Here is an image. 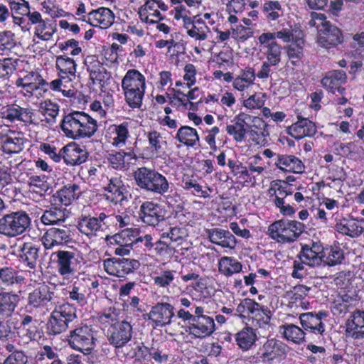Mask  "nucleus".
<instances>
[{"mask_svg": "<svg viewBox=\"0 0 364 364\" xmlns=\"http://www.w3.org/2000/svg\"><path fill=\"white\" fill-rule=\"evenodd\" d=\"M60 127L73 139L90 138L97 130V121L84 112L74 111L64 116Z\"/></svg>", "mask_w": 364, "mask_h": 364, "instance_id": "obj_1", "label": "nucleus"}, {"mask_svg": "<svg viewBox=\"0 0 364 364\" xmlns=\"http://www.w3.org/2000/svg\"><path fill=\"white\" fill-rule=\"evenodd\" d=\"M126 102L132 108H139L145 92V77L137 70H129L122 80Z\"/></svg>", "mask_w": 364, "mask_h": 364, "instance_id": "obj_2", "label": "nucleus"}, {"mask_svg": "<svg viewBox=\"0 0 364 364\" xmlns=\"http://www.w3.org/2000/svg\"><path fill=\"white\" fill-rule=\"evenodd\" d=\"M136 184L143 190L163 195L169 189V183L162 174L146 167L138 168L134 173Z\"/></svg>", "mask_w": 364, "mask_h": 364, "instance_id": "obj_3", "label": "nucleus"}, {"mask_svg": "<svg viewBox=\"0 0 364 364\" xmlns=\"http://www.w3.org/2000/svg\"><path fill=\"white\" fill-rule=\"evenodd\" d=\"M305 225L299 221L282 219L275 221L268 228L272 239L280 243H291L296 241L304 231Z\"/></svg>", "mask_w": 364, "mask_h": 364, "instance_id": "obj_4", "label": "nucleus"}, {"mask_svg": "<svg viewBox=\"0 0 364 364\" xmlns=\"http://www.w3.org/2000/svg\"><path fill=\"white\" fill-rule=\"evenodd\" d=\"M31 219L23 210L12 211L0 218V234L7 237L22 235L30 227Z\"/></svg>", "mask_w": 364, "mask_h": 364, "instance_id": "obj_5", "label": "nucleus"}, {"mask_svg": "<svg viewBox=\"0 0 364 364\" xmlns=\"http://www.w3.org/2000/svg\"><path fill=\"white\" fill-rule=\"evenodd\" d=\"M76 318V309L70 304L66 303L56 306L47 322V333L55 336L65 332L68 328L69 323Z\"/></svg>", "mask_w": 364, "mask_h": 364, "instance_id": "obj_6", "label": "nucleus"}, {"mask_svg": "<svg viewBox=\"0 0 364 364\" xmlns=\"http://www.w3.org/2000/svg\"><path fill=\"white\" fill-rule=\"evenodd\" d=\"M97 331L90 326L82 325L70 331L68 342L75 350L90 354L96 346Z\"/></svg>", "mask_w": 364, "mask_h": 364, "instance_id": "obj_7", "label": "nucleus"}, {"mask_svg": "<svg viewBox=\"0 0 364 364\" xmlns=\"http://www.w3.org/2000/svg\"><path fill=\"white\" fill-rule=\"evenodd\" d=\"M132 333V326L129 322L124 320L109 327L107 330V339L113 347L120 348L130 341Z\"/></svg>", "mask_w": 364, "mask_h": 364, "instance_id": "obj_8", "label": "nucleus"}, {"mask_svg": "<svg viewBox=\"0 0 364 364\" xmlns=\"http://www.w3.org/2000/svg\"><path fill=\"white\" fill-rule=\"evenodd\" d=\"M107 215L101 213L98 217L85 216L78 222L77 228L79 231L87 236L89 238H94L103 231L105 226V220Z\"/></svg>", "mask_w": 364, "mask_h": 364, "instance_id": "obj_9", "label": "nucleus"}, {"mask_svg": "<svg viewBox=\"0 0 364 364\" xmlns=\"http://www.w3.org/2000/svg\"><path fill=\"white\" fill-rule=\"evenodd\" d=\"M55 294L47 285H41L29 292L26 307L43 309L52 304Z\"/></svg>", "mask_w": 364, "mask_h": 364, "instance_id": "obj_10", "label": "nucleus"}, {"mask_svg": "<svg viewBox=\"0 0 364 364\" xmlns=\"http://www.w3.org/2000/svg\"><path fill=\"white\" fill-rule=\"evenodd\" d=\"M174 316L173 306L166 302L157 303L152 306L148 314L149 319L154 323V328L170 324Z\"/></svg>", "mask_w": 364, "mask_h": 364, "instance_id": "obj_11", "label": "nucleus"}, {"mask_svg": "<svg viewBox=\"0 0 364 364\" xmlns=\"http://www.w3.org/2000/svg\"><path fill=\"white\" fill-rule=\"evenodd\" d=\"M72 240L70 228L63 226L60 228H51L42 237V242L46 249L67 244Z\"/></svg>", "mask_w": 364, "mask_h": 364, "instance_id": "obj_12", "label": "nucleus"}, {"mask_svg": "<svg viewBox=\"0 0 364 364\" xmlns=\"http://www.w3.org/2000/svg\"><path fill=\"white\" fill-rule=\"evenodd\" d=\"M55 256L58 272L64 277L75 273V266L77 262V254L75 250H58L52 254Z\"/></svg>", "mask_w": 364, "mask_h": 364, "instance_id": "obj_13", "label": "nucleus"}, {"mask_svg": "<svg viewBox=\"0 0 364 364\" xmlns=\"http://www.w3.org/2000/svg\"><path fill=\"white\" fill-rule=\"evenodd\" d=\"M341 31L331 23L323 25L318 29V43L325 48L334 47L343 41Z\"/></svg>", "mask_w": 364, "mask_h": 364, "instance_id": "obj_14", "label": "nucleus"}, {"mask_svg": "<svg viewBox=\"0 0 364 364\" xmlns=\"http://www.w3.org/2000/svg\"><path fill=\"white\" fill-rule=\"evenodd\" d=\"M25 283V277L11 267L0 268V291H9Z\"/></svg>", "mask_w": 364, "mask_h": 364, "instance_id": "obj_15", "label": "nucleus"}, {"mask_svg": "<svg viewBox=\"0 0 364 364\" xmlns=\"http://www.w3.org/2000/svg\"><path fill=\"white\" fill-rule=\"evenodd\" d=\"M139 216L143 223L155 226L164 219L161 206L152 201H145L141 206Z\"/></svg>", "mask_w": 364, "mask_h": 364, "instance_id": "obj_16", "label": "nucleus"}, {"mask_svg": "<svg viewBox=\"0 0 364 364\" xmlns=\"http://www.w3.org/2000/svg\"><path fill=\"white\" fill-rule=\"evenodd\" d=\"M322 252L323 247L314 242L311 245H302L297 257L306 265L318 267L323 262Z\"/></svg>", "mask_w": 364, "mask_h": 364, "instance_id": "obj_17", "label": "nucleus"}, {"mask_svg": "<svg viewBox=\"0 0 364 364\" xmlns=\"http://www.w3.org/2000/svg\"><path fill=\"white\" fill-rule=\"evenodd\" d=\"M346 337L355 340L364 338V311L356 310L346 321Z\"/></svg>", "mask_w": 364, "mask_h": 364, "instance_id": "obj_18", "label": "nucleus"}, {"mask_svg": "<svg viewBox=\"0 0 364 364\" xmlns=\"http://www.w3.org/2000/svg\"><path fill=\"white\" fill-rule=\"evenodd\" d=\"M17 257L29 269H34L40 257V247L32 242H23L17 250Z\"/></svg>", "mask_w": 364, "mask_h": 364, "instance_id": "obj_19", "label": "nucleus"}, {"mask_svg": "<svg viewBox=\"0 0 364 364\" xmlns=\"http://www.w3.org/2000/svg\"><path fill=\"white\" fill-rule=\"evenodd\" d=\"M85 21L92 26L107 28L113 24L114 15L109 9L101 7L90 11Z\"/></svg>", "mask_w": 364, "mask_h": 364, "instance_id": "obj_20", "label": "nucleus"}, {"mask_svg": "<svg viewBox=\"0 0 364 364\" xmlns=\"http://www.w3.org/2000/svg\"><path fill=\"white\" fill-rule=\"evenodd\" d=\"M215 322L213 318L195 316L193 323L188 326L189 333L196 338H205L215 331Z\"/></svg>", "mask_w": 364, "mask_h": 364, "instance_id": "obj_21", "label": "nucleus"}, {"mask_svg": "<svg viewBox=\"0 0 364 364\" xmlns=\"http://www.w3.org/2000/svg\"><path fill=\"white\" fill-rule=\"evenodd\" d=\"M288 133L296 139L310 137L316 133L314 123L307 118L298 117V120L288 127Z\"/></svg>", "mask_w": 364, "mask_h": 364, "instance_id": "obj_22", "label": "nucleus"}, {"mask_svg": "<svg viewBox=\"0 0 364 364\" xmlns=\"http://www.w3.org/2000/svg\"><path fill=\"white\" fill-rule=\"evenodd\" d=\"M346 81V73L343 70H334L328 72L325 77L321 80V83L324 87L333 93L336 92L343 95L345 88L341 85Z\"/></svg>", "mask_w": 364, "mask_h": 364, "instance_id": "obj_23", "label": "nucleus"}, {"mask_svg": "<svg viewBox=\"0 0 364 364\" xmlns=\"http://www.w3.org/2000/svg\"><path fill=\"white\" fill-rule=\"evenodd\" d=\"M326 316L327 314L321 311L316 314L312 312L301 314L299 319L301 325L305 330L322 334L325 331L322 318Z\"/></svg>", "mask_w": 364, "mask_h": 364, "instance_id": "obj_24", "label": "nucleus"}, {"mask_svg": "<svg viewBox=\"0 0 364 364\" xmlns=\"http://www.w3.org/2000/svg\"><path fill=\"white\" fill-rule=\"evenodd\" d=\"M85 65L93 84L98 83L102 85L109 78V75L106 68L95 56H88L85 60Z\"/></svg>", "mask_w": 364, "mask_h": 364, "instance_id": "obj_25", "label": "nucleus"}, {"mask_svg": "<svg viewBox=\"0 0 364 364\" xmlns=\"http://www.w3.org/2000/svg\"><path fill=\"white\" fill-rule=\"evenodd\" d=\"M20 302V295L13 291H0V318L11 317Z\"/></svg>", "mask_w": 364, "mask_h": 364, "instance_id": "obj_26", "label": "nucleus"}, {"mask_svg": "<svg viewBox=\"0 0 364 364\" xmlns=\"http://www.w3.org/2000/svg\"><path fill=\"white\" fill-rule=\"evenodd\" d=\"M210 241L223 247L234 249L237 244L235 236L228 230L213 228L206 230Z\"/></svg>", "mask_w": 364, "mask_h": 364, "instance_id": "obj_27", "label": "nucleus"}, {"mask_svg": "<svg viewBox=\"0 0 364 364\" xmlns=\"http://www.w3.org/2000/svg\"><path fill=\"white\" fill-rule=\"evenodd\" d=\"M116 237L124 239L129 237L130 244H140V247H143L144 251H149L154 247L151 235L149 234L139 235V230L136 228H126L116 235Z\"/></svg>", "mask_w": 364, "mask_h": 364, "instance_id": "obj_28", "label": "nucleus"}, {"mask_svg": "<svg viewBox=\"0 0 364 364\" xmlns=\"http://www.w3.org/2000/svg\"><path fill=\"white\" fill-rule=\"evenodd\" d=\"M63 159L67 165L81 164L87 159V152L75 144H69L61 149Z\"/></svg>", "mask_w": 364, "mask_h": 364, "instance_id": "obj_29", "label": "nucleus"}, {"mask_svg": "<svg viewBox=\"0 0 364 364\" xmlns=\"http://www.w3.org/2000/svg\"><path fill=\"white\" fill-rule=\"evenodd\" d=\"M38 320L34 319L31 315H23L18 329L23 332V338L27 341H36L41 338L42 332L36 325Z\"/></svg>", "mask_w": 364, "mask_h": 364, "instance_id": "obj_30", "label": "nucleus"}, {"mask_svg": "<svg viewBox=\"0 0 364 364\" xmlns=\"http://www.w3.org/2000/svg\"><path fill=\"white\" fill-rule=\"evenodd\" d=\"M80 194V188L77 184L65 186L57 191L53 196L52 202L57 205H70L73 200L78 198Z\"/></svg>", "mask_w": 364, "mask_h": 364, "instance_id": "obj_31", "label": "nucleus"}, {"mask_svg": "<svg viewBox=\"0 0 364 364\" xmlns=\"http://www.w3.org/2000/svg\"><path fill=\"white\" fill-rule=\"evenodd\" d=\"M275 165L281 170L296 173H302L304 170L303 162L293 155H278Z\"/></svg>", "mask_w": 364, "mask_h": 364, "instance_id": "obj_32", "label": "nucleus"}, {"mask_svg": "<svg viewBox=\"0 0 364 364\" xmlns=\"http://www.w3.org/2000/svg\"><path fill=\"white\" fill-rule=\"evenodd\" d=\"M107 193L105 194L106 199L113 203H118L122 202L124 198V191L126 188L122 181L118 178H112L109 183L106 187Z\"/></svg>", "mask_w": 364, "mask_h": 364, "instance_id": "obj_33", "label": "nucleus"}, {"mask_svg": "<svg viewBox=\"0 0 364 364\" xmlns=\"http://www.w3.org/2000/svg\"><path fill=\"white\" fill-rule=\"evenodd\" d=\"M248 316L252 319L254 326L262 328L269 323L272 314L267 307L255 301Z\"/></svg>", "mask_w": 364, "mask_h": 364, "instance_id": "obj_34", "label": "nucleus"}, {"mask_svg": "<svg viewBox=\"0 0 364 364\" xmlns=\"http://www.w3.org/2000/svg\"><path fill=\"white\" fill-rule=\"evenodd\" d=\"M25 139L21 134L16 136H5L1 139V150L4 154H18L24 149Z\"/></svg>", "mask_w": 364, "mask_h": 364, "instance_id": "obj_35", "label": "nucleus"}, {"mask_svg": "<svg viewBox=\"0 0 364 364\" xmlns=\"http://www.w3.org/2000/svg\"><path fill=\"white\" fill-rule=\"evenodd\" d=\"M363 224L364 220L360 223L354 220L347 221L344 220L343 221L337 223L335 228L336 231L343 235H346L351 237H357L360 236L364 230V227L363 226Z\"/></svg>", "mask_w": 364, "mask_h": 364, "instance_id": "obj_36", "label": "nucleus"}, {"mask_svg": "<svg viewBox=\"0 0 364 364\" xmlns=\"http://www.w3.org/2000/svg\"><path fill=\"white\" fill-rule=\"evenodd\" d=\"M56 68L59 74L75 79L76 76V63L67 55H60L56 58Z\"/></svg>", "mask_w": 364, "mask_h": 364, "instance_id": "obj_37", "label": "nucleus"}, {"mask_svg": "<svg viewBox=\"0 0 364 364\" xmlns=\"http://www.w3.org/2000/svg\"><path fill=\"white\" fill-rule=\"evenodd\" d=\"M264 46L267 61L272 65H277L282 60V47L276 41H268V43H260Z\"/></svg>", "mask_w": 364, "mask_h": 364, "instance_id": "obj_38", "label": "nucleus"}, {"mask_svg": "<svg viewBox=\"0 0 364 364\" xmlns=\"http://www.w3.org/2000/svg\"><path fill=\"white\" fill-rule=\"evenodd\" d=\"M303 41L298 40L285 47L288 58L293 66H299L304 57Z\"/></svg>", "mask_w": 364, "mask_h": 364, "instance_id": "obj_39", "label": "nucleus"}, {"mask_svg": "<svg viewBox=\"0 0 364 364\" xmlns=\"http://www.w3.org/2000/svg\"><path fill=\"white\" fill-rule=\"evenodd\" d=\"M176 139L188 146H193L199 141V136L196 129L188 126L180 127L177 132Z\"/></svg>", "mask_w": 364, "mask_h": 364, "instance_id": "obj_40", "label": "nucleus"}, {"mask_svg": "<svg viewBox=\"0 0 364 364\" xmlns=\"http://www.w3.org/2000/svg\"><path fill=\"white\" fill-rule=\"evenodd\" d=\"M344 258V252L338 247H331L326 251L323 250L322 252V259H323L322 263L329 267L341 264Z\"/></svg>", "mask_w": 364, "mask_h": 364, "instance_id": "obj_41", "label": "nucleus"}, {"mask_svg": "<svg viewBox=\"0 0 364 364\" xmlns=\"http://www.w3.org/2000/svg\"><path fill=\"white\" fill-rule=\"evenodd\" d=\"M280 332L287 340L294 343L300 344L304 341V331L296 325L287 324L282 326H280Z\"/></svg>", "mask_w": 364, "mask_h": 364, "instance_id": "obj_42", "label": "nucleus"}, {"mask_svg": "<svg viewBox=\"0 0 364 364\" xmlns=\"http://www.w3.org/2000/svg\"><path fill=\"white\" fill-rule=\"evenodd\" d=\"M219 272L226 277L240 272L242 270V264L232 257H223L218 262Z\"/></svg>", "mask_w": 364, "mask_h": 364, "instance_id": "obj_43", "label": "nucleus"}, {"mask_svg": "<svg viewBox=\"0 0 364 364\" xmlns=\"http://www.w3.org/2000/svg\"><path fill=\"white\" fill-rule=\"evenodd\" d=\"M257 335L251 327H245L236 334V342L242 350H248L254 344Z\"/></svg>", "mask_w": 364, "mask_h": 364, "instance_id": "obj_44", "label": "nucleus"}, {"mask_svg": "<svg viewBox=\"0 0 364 364\" xmlns=\"http://www.w3.org/2000/svg\"><path fill=\"white\" fill-rule=\"evenodd\" d=\"M41 109L45 119H38L39 123L45 121L46 124L53 125L55 122L56 117L59 112L58 105L51 100H46L41 104Z\"/></svg>", "mask_w": 364, "mask_h": 364, "instance_id": "obj_45", "label": "nucleus"}, {"mask_svg": "<svg viewBox=\"0 0 364 364\" xmlns=\"http://www.w3.org/2000/svg\"><path fill=\"white\" fill-rule=\"evenodd\" d=\"M18 321L9 317L8 319L0 321V341H9L16 337L15 329Z\"/></svg>", "mask_w": 364, "mask_h": 364, "instance_id": "obj_46", "label": "nucleus"}, {"mask_svg": "<svg viewBox=\"0 0 364 364\" xmlns=\"http://www.w3.org/2000/svg\"><path fill=\"white\" fill-rule=\"evenodd\" d=\"M59 76L60 78L50 82V87L53 91L61 92L65 97H69L73 96L74 91L69 87V85H71V82L73 80V78L64 76L62 74H59Z\"/></svg>", "mask_w": 364, "mask_h": 364, "instance_id": "obj_47", "label": "nucleus"}, {"mask_svg": "<svg viewBox=\"0 0 364 364\" xmlns=\"http://www.w3.org/2000/svg\"><path fill=\"white\" fill-rule=\"evenodd\" d=\"M66 216L64 210L53 208L43 212L41 220L46 225L58 224L65 220Z\"/></svg>", "mask_w": 364, "mask_h": 364, "instance_id": "obj_48", "label": "nucleus"}, {"mask_svg": "<svg viewBox=\"0 0 364 364\" xmlns=\"http://www.w3.org/2000/svg\"><path fill=\"white\" fill-rule=\"evenodd\" d=\"M109 130L114 134L112 138V144L120 147L125 144L126 140L129 136L128 124L122 123L119 125H112Z\"/></svg>", "mask_w": 364, "mask_h": 364, "instance_id": "obj_49", "label": "nucleus"}, {"mask_svg": "<svg viewBox=\"0 0 364 364\" xmlns=\"http://www.w3.org/2000/svg\"><path fill=\"white\" fill-rule=\"evenodd\" d=\"M235 119L237 121L233 124L227 125L226 131L230 135L233 136L236 141L239 142L245 139L247 131L245 128V121L241 119L240 116H237Z\"/></svg>", "mask_w": 364, "mask_h": 364, "instance_id": "obj_50", "label": "nucleus"}, {"mask_svg": "<svg viewBox=\"0 0 364 364\" xmlns=\"http://www.w3.org/2000/svg\"><path fill=\"white\" fill-rule=\"evenodd\" d=\"M210 32V28L202 19H197L193 27L188 29V35L196 41H204Z\"/></svg>", "mask_w": 364, "mask_h": 364, "instance_id": "obj_51", "label": "nucleus"}, {"mask_svg": "<svg viewBox=\"0 0 364 364\" xmlns=\"http://www.w3.org/2000/svg\"><path fill=\"white\" fill-rule=\"evenodd\" d=\"M293 36L292 31L290 29H282L276 33H263L259 38V43H268V41H275V38H278L284 43L290 42Z\"/></svg>", "mask_w": 364, "mask_h": 364, "instance_id": "obj_52", "label": "nucleus"}, {"mask_svg": "<svg viewBox=\"0 0 364 364\" xmlns=\"http://www.w3.org/2000/svg\"><path fill=\"white\" fill-rule=\"evenodd\" d=\"M38 114L31 107H21L19 106L16 121L23 122L26 125L38 124Z\"/></svg>", "mask_w": 364, "mask_h": 364, "instance_id": "obj_53", "label": "nucleus"}, {"mask_svg": "<svg viewBox=\"0 0 364 364\" xmlns=\"http://www.w3.org/2000/svg\"><path fill=\"white\" fill-rule=\"evenodd\" d=\"M182 187L187 191H191L192 193L204 198L210 197L207 190H203L202 186L195 180L189 178L183 179Z\"/></svg>", "mask_w": 364, "mask_h": 364, "instance_id": "obj_54", "label": "nucleus"}, {"mask_svg": "<svg viewBox=\"0 0 364 364\" xmlns=\"http://www.w3.org/2000/svg\"><path fill=\"white\" fill-rule=\"evenodd\" d=\"M281 10V5L277 1H269L263 4V12L266 18L269 21L277 19L280 16L279 11Z\"/></svg>", "mask_w": 364, "mask_h": 364, "instance_id": "obj_55", "label": "nucleus"}, {"mask_svg": "<svg viewBox=\"0 0 364 364\" xmlns=\"http://www.w3.org/2000/svg\"><path fill=\"white\" fill-rule=\"evenodd\" d=\"M264 347L266 354L272 355L271 358L276 356H282L286 352L284 344L274 339L269 340Z\"/></svg>", "mask_w": 364, "mask_h": 364, "instance_id": "obj_56", "label": "nucleus"}, {"mask_svg": "<svg viewBox=\"0 0 364 364\" xmlns=\"http://www.w3.org/2000/svg\"><path fill=\"white\" fill-rule=\"evenodd\" d=\"M17 64L18 60L10 58L0 59V79L11 74L16 69Z\"/></svg>", "mask_w": 364, "mask_h": 364, "instance_id": "obj_57", "label": "nucleus"}, {"mask_svg": "<svg viewBox=\"0 0 364 364\" xmlns=\"http://www.w3.org/2000/svg\"><path fill=\"white\" fill-rule=\"evenodd\" d=\"M55 32V28L51 25H47L43 20L36 27L35 35L43 41L50 39Z\"/></svg>", "mask_w": 364, "mask_h": 364, "instance_id": "obj_58", "label": "nucleus"}, {"mask_svg": "<svg viewBox=\"0 0 364 364\" xmlns=\"http://www.w3.org/2000/svg\"><path fill=\"white\" fill-rule=\"evenodd\" d=\"M86 291L80 287V283L75 282L71 290L68 291L69 298L78 304H85L86 302Z\"/></svg>", "mask_w": 364, "mask_h": 364, "instance_id": "obj_59", "label": "nucleus"}, {"mask_svg": "<svg viewBox=\"0 0 364 364\" xmlns=\"http://www.w3.org/2000/svg\"><path fill=\"white\" fill-rule=\"evenodd\" d=\"M28 357L22 350L13 351L4 361L3 364H26Z\"/></svg>", "mask_w": 364, "mask_h": 364, "instance_id": "obj_60", "label": "nucleus"}, {"mask_svg": "<svg viewBox=\"0 0 364 364\" xmlns=\"http://www.w3.org/2000/svg\"><path fill=\"white\" fill-rule=\"evenodd\" d=\"M28 183L30 188L36 193L42 194V192H46L48 189V185L40 176H33L30 177Z\"/></svg>", "mask_w": 364, "mask_h": 364, "instance_id": "obj_61", "label": "nucleus"}, {"mask_svg": "<svg viewBox=\"0 0 364 364\" xmlns=\"http://www.w3.org/2000/svg\"><path fill=\"white\" fill-rule=\"evenodd\" d=\"M9 4L11 11L18 14L26 16V14H29V4L25 0H10Z\"/></svg>", "mask_w": 364, "mask_h": 364, "instance_id": "obj_62", "label": "nucleus"}, {"mask_svg": "<svg viewBox=\"0 0 364 364\" xmlns=\"http://www.w3.org/2000/svg\"><path fill=\"white\" fill-rule=\"evenodd\" d=\"M14 46V34L11 31H0V50H9Z\"/></svg>", "mask_w": 364, "mask_h": 364, "instance_id": "obj_63", "label": "nucleus"}, {"mask_svg": "<svg viewBox=\"0 0 364 364\" xmlns=\"http://www.w3.org/2000/svg\"><path fill=\"white\" fill-rule=\"evenodd\" d=\"M154 250L159 255H165L171 253L174 248L171 243L166 239H161L154 243Z\"/></svg>", "mask_w": 364, "mask_h": 364, "instance_id": "obj_64", "label": "nucleus"}]
</instances>
